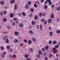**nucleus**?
Returning <instances> with one entry per match:
<instances>
[{"label": "nucleus", "mask_w": 60, "mask_h": 60, "mask_svg": "<svg viewBox=\"0 0 60 60\" xmlns=\"http://www.w3.org/2000/svg\"><path fill=\"white\" fill-rule=\"evenodd\" d=\"M44 24H45V25H46V24H47V21H46L45 20V21L44 22Z\"/></svg>", "instance_id": "09e8293b"}, {"label": "nucleus", "mask_w": 60, "mask_h": 60, "mask_svg": "<svg viewBox=\"0 0 60 60\" xmlns=\"http://www.w3.org/2000/svg\"><path fill=\"white\" fill-rule=\"evenodd\" d=\"M47 4V1H45L44 3V4Z\"/></svg>", "instance_id": "603ef678"}, {"label": "nucleus", "mask_w": 60, "mask_h": 60, "mask_svg": "<svg viewBox=\"0 0 60 60\" xmlns=\"http://www.w3.org/2000/svg\"><path fill=\"white\" fill-rule=\"evenodd\" d=\"M29 33L30 34H34V32H33V31H32L30 30L29 31Z\"/></svg>", "instance_id": "aec40b11"}, {"label": "nucleus", "mask_w": 60, "mask_h": 60, "mask_svg": "<svg viewBox=\"0 0 60 60\" xmlns=\"http://www.w3.org/2000/svg\"><path fill=\"white\" fill-rule=\"evenodd\" d=\"M58 45V46H59L60 45V42H58L57 43V45Z\"/></svg>", "instance_id": "8fccbe9b"}, {"label": "nucleus", "mask_w": 60, "mask_h": 60, "mask_svg": "<svg viewBox=\"0 0 60 60\" xmlns=\"http://www.w3.org/2000/svg\"><path fill=\"white\" fill-rule=\"evenodd\" d=\"M28 56V55H27L26 54V55H25V57L26 58Z\"/></svg>", "instance_id": "49530a36"}, {"label": "nucleus", "mask_w": 60, "mask_h": 60, "mask_svg": "<svg viewBox=\"0 0 60 60\" xmlns=\"http://www.w3.org/2000/svg\"><path fill=\"white\" fill-rule=\"evenodd\" d=\"M59 47V46L58 45H57L54 46V47H55V48H58Z\"/></svg>", "instance_id": "c85d7f7f"}, {"label": "nucleus", "mask_w": 60, "mask_h": 60, "mask_svg": "<svg viewBox=\"0 0 60 60\" xmlns=\"http://www.w3.org/2000/svg\"><path fill=\"white\" fill-rule=\"evenodd\" d=\"M40 55L38 54L37 55V56H38V57H40Z\"/></svg>", "instance_id": "bf43d9fd"}, {"label": "nucleus", "mask_w": 60, "mask_h": 60, "mask_svg": "<svg viewBox=\"0 0 60 60\" xmlns=\"http://www.w3.org/2000/svg\"><path fill=\"white\" fill-rule=\"evenodd\" d=\"M22 14L24 16H25L26 15V13L24 12L22 13Z\"/></svg>", "instance_id": "cd10ccee"}, {"label": "nucleus", "mask_w": 60, "mask_h": 60, "mask_svg": "<svg viewBox=\"0 0 60 60\" xmlns=\"http://www.w3.org/2000/svg\"><path fill=\"white\" fill-rule=\"evenodd\" d=\"M52 20L51 19H49L48 20V22L49 23H50L51 22V21Z\"/></svg>", "instance_id": "0eeeda50"}, {"label": "nucleus", "mask_w": 60, "mask_h": 60, "mask_svg": "<svg viewBox=\"0 0 60 60\" xmlns=\"http://www.w3.org/2000/svg\"><path fill=\"white\" fill-rule=\"evenodd\" d=\"M7 48L8 49H9L11 48V47L9 45H8L7 46Z\"/></svg>", "instance_id": "e433bc0d"}, {"label": "nucleus", "mask_w": 60, "mask_h": 60, "mask_svg": "<svg viewBox=\"0 0 60 60\" xmlns=\"http://www.w3.org/2000/svg\"><path fill=\"white\" fill-rule=\"evenodd\" d=\"M32 40L33 41H36V39L33 38H32Z\"/></svg>", "instance_id": "2f4dec72"}, {"label": "nucleus", "mask_w": 60, "mask_h": 60, "mask_svg": "<svg viewBox=\"0 0 60 60\" xmlns=\"http://www.w3.org/2000/svg\"><path fill=\"white\" fill-rule=\"evenodd\" d=\"M8 33V31H6L4 33V34H7Z\"/></svg>", "instance_id": "0e129e2a"}, {"label": "nucleus", "mask_w": 60, "mask_h": 60, "mask_svg": "<svg viewBox=\"0 0 60 60\" xmlns=\"http://www.w3.org/2000/svg\"><path fill=\"white\" fill-rule=\"evenodd\" d=\"M10 57L12 58V57H13V56L12 55H10Z\"/></svg>", "instance_id": "4d7b16f0"}, {"label": "nucleus", "mask_w": 60, "mask_h": 60, "mask_svg": "<svg viewBox=\"0 0 60 60\" xmlns=\"http://www.w3.org/2000/svg\"><path fill=\"white\" fill-rule=\"evenodd\" d=\"M7 27L8 29H10V26H8Z\"/></svg>", "instance_id": "69168bd1"}, {"label": "nucleus", "mask_w": 60, "mask_h": 60, "mask_svg": "<svg viewBox=\"0 0 60 60\" xmlns=\"http://www.w3.org/2000/svg\"><path fill=\"white\" fill-rule=\"evenodd\" d=\"M32 42L31 40H29L28 41V43L29 44H32Z\"/></svg>", "instance_id": "1a4fd4ad"}, {"label": "nucleus", "mask_w": 60, "mask_h": 60, "mask_svg": "<svg viewBox=\"0 0 60 60\" xmlns=\"http://www.w3.org/2000/svg\"><path fill=\"white\" fill-rule=\"evenodd\" d=\"M26 60H31V59H29V58H28L26 59Z\"/></svg>", "instance_id": "338daca9"}, {"label": "nucleus", "mask_w": 60, "mask_h": 60, "mask_svg": "<svg viewBox=\"0 0 60 60\" xmlns=\"http://www.w3.org/2000/svg\"><path fill=\"white\" fill-rule=\"evenodd\" d=\"M5 42L6 43H7V44L9 43V40L7 38L5 40Z\"/></svg>", "instance_id": "7ed1b4c3"}, {"label": "nucleus", "mask_w": 60, "mask_h": 60, "mask_svg": "<svg viewBox=\"0 0 60 60\" xmlns=\"http://www.w3.org/2000/svg\"><path fill=\"white\" fill-rule=\"evenodd\" d=\"M45 49L46 50H47V49H49V46H47L45 47Z\"/></svg>", "instance_id": "473e14b6"}, {"label": "nucleus", "mask_w": 60, "mask_h": 60, "mask_svg": "<svg viewBox=\"0 0 60 60\" xmlns=\"http://www.w3.org/2000/svg\"><path fill=\"white\" fill-rule=\"evenodd\" d=\"M15 36H18L19 34V33L17 31H15Z\"/></svg>", "instance_id": "f03ea898"}, {"label": "nucleus", "mask_w": 60, "mask_h": 60, "mask_svg": "<svg viewBox=\"0 0 60 60\" xmlns=\"http://www.w3.org/2000/svg\"><path fill=\"white\" fill-rule=\"evenodd\" d=\"M48 6L46 5H45V7H44V9H47L48 8Z\"/></svg>", "instance_id": "b1692460"}, {"label": "nucleus", "mask_w": 60, "mask_h": 60, "mask_svg": "<svg viewBox=\"0 0 60 60\" xmlns=\"http://www.w3.org/2000/svg\"><path fill=\"white\" fill-rule=\"evenodd\" d=\"M52 50H53V52L54 53H56L57 52V50H56V48H52Z\"/></svg>", "instance_id": "f257e3e1"}, {"label": "nucleus", "mask_w": 60, "mask_h": 60, "mask_svg": "<svg viewBox=\"0 0 60 60\" xmlns=\"http://www.w3.org/2000/svg\"><path fill=\"white\" fill-rule=\"evenodd\" d=\"M53 43L54 44H56L57 43V42L56 41H53Z\"/></svg>", "instance_id": "c756f323"}, {"label": "nucleus", "mask_w": 60, "mask_h": 60, "mask_svg": "<svg viewBox=\"0 0 60 60\" xmlns=\"http://www.w3.org/2000/svg\"><path fill=\"white\" fill-rule=\"evenodd\" d=\"M34 6L35 8H37V7H38V5L36 4H34Z\"/></svg>", "instance_id": "dca6fc26"}, {"label": "nucleus", "mask_w": 60, "mask_h": 60, "mask_svg": "<svg viewBox=\"0 0 60 60\" xmlns=\"http://www.w3.org/2000/svg\"><path fill=\"white\" fill-rule=\"evenodd\" d=\"M35 22L34 21H32L31 22V24L32 25H35Z\"/></svg>", "instance_id": "412c9836"}, {"label": "nucleus", "mask_w": 60, "mask_h": 60, "mask_svg": "<svg viewBox=\"0 0 60 60\" xmlns=\"http://www.w3.org/2000/svg\"><path fill=\"white\" fill-rule=\"evenodd\" d=\"M25 9H28L29 8V6L27 5H26L25 7Z\"/></svg>", "instance_id": "4468645a"}, {"label": "nucleus", "mask_w": 60, "mask_h": 60, "mask_svg": "<svg viewBox=\"0 0 60 60\" xmlns=\"http://www.w3.org/2000/svg\"><path fill=\"white\" fill-rule=\"evenodd\" d=\"M13 57H14V58H16V55H15V54H14L13 55Z\"/></svg>", "instance_id": "c03bdc74"}, {"label": "nucleus", "mask_w": 60, "mask_h": 60, "mask_svg": "<svg viewBox=\"0 0 60 60\" xmlns=\"http://www.w3.org/2000/svg\"><path fill=\"white\" fill-rule=\"evenodd\" d=\"M45 56H46V55H47V53L46 52H44V53Z\"/></svg>", "instance_id": "6e6d98bb"}, {"label": "nucleus", "mask_w": 60, "mask_h": 60, "mask_svg": "<svg viewBox=\"0 0 60 60\" xmlns=\"http://www.w3.org/2000/svg\"><path fill=\"white\" fill-rule=\"evenodd\" d=\"M0 4L1 5H4V2L3 1H1L0 2Z\"/></svg>", "instance_id": "9d476101"}, {"label": "nucleus", "mask_w": 60, "mask_h": 60, "mask_svg": "<svg viewBox=\"0 0 60 60\" xmlns=\"http://www.w3.org/2000/svg\"><path fill=\"white\" fill-rule=\"evenodd\" d=\"M28 5H30V4H31V2L30 1H28Z\"/></svg>", "instance_id": "f704fd0d"}, {"label": "nucleus", "mask_w": 60, "mask_h": 60, "mask_svg": "<svg viewBox=\"0 0 60 60\" xmlns=\"http://www.w3.org/2000/svg\"><path fill=\"white\" fill-rule=\"evenodd\" d=\"M30 11L31 12H33V11H34V9L32 8H31L30 9Z\"/></svg>", "instance_id": "5701e85b"}, {"label": "nucleus", "mask_w": 60, "mask_h": 60, "mask_svg": "<svg viewBox=\"0 0 60 60\" xmlns=\"http://www.w3.org/2000/svg\"><path fill=\"white\" fill-rule=\"evenodd\" d=\"M7 11H4L3 12V14H4V15H6V14H7Z\"/></svg>", "instance_id": "7c9ffc66"}, {"label": "nucleus", "mask_w": 60, "mask_h": 60, "mask_svg": "<svg viewBox=\"0 0 60 60\" xmlns=\"http://www.w3.org/2000/svg\"><path fill=\"white\" fill-rule=\"evenodd\" d=\"M54 14H52L51 15V17L52 19H53V18H54Z\"/></svg>", "instance_id": "4be33fe9"}, {"label": "nucleus", "mask_w": 60, "mask_h": 60, "mask_svg": "<svg viewBox=\"0 0 60 60\" xmlns=\"http://www.w3.org/2000/svg\"><path fill=\"white\" fill-rule=\"evenodd\" d=\"M1 56L2 58H4L5 57V54L4 53H2L1 55Z\"/></svg>", "instance_id": "2eb2a0df"}, {"label": "nucleus", "mask_w": 60, "mask_h": 60, "mask_svg": "<svg viewBox=\"0 0 60 60\" xmlns=\"http://www.w3.org/2000/svg\"><path fill=\"white\" fill-rule=\"evenodd\" d=\"M38 52L39 54L40 55H41V54H42V52L41 51H39Z\"/></svg>", "instance_id": "bb28decb"}, {"label": "nucleus", "mask_w": 60, "mask_h": 60, "mask_svg": "<svg viewBox=\"0 0 60 60\" xmlns=\"http://www.w3.org/2000/svg\"><path fill=\"white\" fill-rule=\"evenodd\" d=\"M12 51H13V50L12 49H9V52H12Z\"/></svg>", "instance_id": "c9c22d12"}, {"label": "nucleus", "mask_w": 60, "mask_h": 60, "mask_svg": "<svg viewBox=\"0 0 60 60\" xmlns=\"http://www.w3.org/2000/svg\"><path fill=\"white\" fill-rule=\"evenodd\" d=\"M41 0V3H43V2L44 1V0Z\"/></svg>", "instance_id": "13d9d810"}, {"label": "nucleus", "mask_w": 60, "mask_h": 60, "mask_svg": "<svg viewBox=\"0 0 60 60\" xmlns=\"http://www.w3.org/2000/svg\"><path fill=\"white\" fill-rule=\"evenodd\" d=\"M46 15V13H43V16H45Z\"/></svg>", "instance_id": "052dcab7"}, {"label": "nucleus", "mask_w": 60, "mask_h": 60, "mask_svg": "<svg viewBox=\"0 0 60 60\" xmlns=\"http://www.w3.org/2000/svg\"><path fill=\"white\" fill-rule=\"evenodd\" d=\"M29 16H30V17H32V14H30L29 15Z\"/></svg>", "instance_id": "e2e57ef3"}, {"label": "nucleus", "mask_w": 60, "mask_h": 60, "mask_svg": "<svg viewBox=\"0 0 60 60\" xmlns=\"http://www.w3.org/2000/svg\"><path fill=\"white\" fill-rule=\"evenodd\" d=\"M52 54H50L49 55V56L50 57H51L52 56Z\"/></svg>", "instance_id": "3c124183"}, {"label": "nucleus", "mask_w": 60, "mask_h": 60, "mask_svg": "<svg viewBox=\"0 0 60 60\" xmlns=\"http://www.w3.org/2000/svg\"><path fill=\"white\" fill-rule=\"evenodd\" d=\"M13 20L14 21H17V19L16 18H15L13 19Z\"/></svg>", "instance_id": "79ce46f5"}, {"label": "nucleus", "mask_w": 60, "mask_h": 60, "mask_svg": "<svg viewBox=\"0 0 60 60\" xmlns=\"http://www.w3.org/2000/svg\"><path fill=\"white\" fill-rule=\"evenodd\" d=\"M56 32L57 34H59L60 31L59 30H56Z\"/></svg>", "instance_id": "393cba45"}, {"label": "nucleus", "mask_w": 60, "mask_h": 60, "mask_svg": "<svg viewBox=\"0 0 60 60\" xmlns=\"http://www.w3.org/2000/svg\"><path fill=\"white\" fill-rule=\"evenodd\" d=\"M19 16H20L21 15V14L20 13H19L18 14Z\"/></svg>", "instance_id": "5fc2aeb1"}, {"label": "nucleus", "mask_w": 60, "mask_h": 60, "mask_svg": "<svg viewBox=\"0 0 60 60\" xmlns=\"http://www.w3.org/2000/svg\"><path fill=\"white\" fill-rule=\"evenodd\" d=\"M29 50L31 52H33V50L32 48H30L29 49Z\"/></svg>", "instance_id": "a211bd4d"}, {"label": "nucleus", "mask_w": 60, "mask_h": 60, "mask_svg": "<svg viewBox=\"0 0 60 60\" xmlns=\"http://www.w3.org/2000/svg\"><path fill=\"white\" fill-rule=\"evenodd\" d=\"M15 2V0H12L11 1V4H14Z\"/></svg>", "instance_id": "423d86ee"}, {"label": "nucleus", "mask_w": 60, "mask_h": 60, "mask_svg": "<svg viewBox=\"0 0 60 60\" xmlns=\"http://www.w3.org/2000/svg\"><path fill=\"white\" fill-rule=\"evenodd\" d=\"M15 43H16V42H18V40L17 39H15L13 41Z\"/></svg>", "instance_id": "f8f14e48"}, {"label": "nucleus", "mask_w": 60, "mask_h": 60, "mask_svg": "<svg viewBox=\"0 0 60 60\" xmlns=\"http://www.w3.org/2000/svg\"><path fill=\"white\" fill-rule=\"evenodd\" d=\"M38 19V16L37 15L35 16L34 17V19H36V20H37V19Z\"/></svg>", "instance_id": "6ab92c4d"}, {"label": "nucleus", "mask_w": 60, "mask_h": 60, "mask_svg": "<svg viewBox=\"0 0 60 60\" xmlns=\"http://www.w3.org/2000/svg\"><path fill=\"white\" fill-rule=\"evenodd\" d=\"M59 18L57 19H56V21H59Z\"/></svg>", "instance_id": "680f3d73"}, {"label": "nucleus", "mask_w": 60, "mask_h": 60, "mask_svg": "<svg viewBox=\"0 0 60 60\" xmlns=\"http://www.w3.org/2000/svg\"><path fill=\"white\" fill-rule=\"evenodd\" d=\"M7 37H8V36H5L3 38V39L4 40H5L6 38H7Z\"/></svg>", "instance_id": "a878e982"}, {"label": "nucleus", "mask_w": 60, "mask_h": 60, "mask_svg": "<svg viewBox=\"0 0 60 60\" xmlns=\"http://www.w3.org/2000/svg\"><path fill=\"white\" fill-rule=\"evenodd\" d=\"M56 10L59 11L60 10V5L59 6V8H56Z\"/></svg>", "instance_id": "f3484780"}, {"label": "nucleus", "mask_w": 60, "mask_h": 60, "mask_svg": "<svg viewBox=\"0 0 60 60\" xmlns=\"http://www.w3.org/2000/svg\"><path fill=\"white\" fill-rule=\"evenodd\" d=\"M49 44H51L52 43V41L50 40L49 41Z\"/></svg>", "instance_id": "a18cd8bd"}, {"label": "nucleus", "mask_w": 60, "mask_h": 60, "mask_svg": "<svg viewBox=\"0 0 60 60\" xmlns=\"http://www.w3.org/2000/svg\"><path fill=\"white\" fill-rule=\"evenodd\" d=\"M37 29H39V25H38L37 26Z\"/></svg>", "instance_id": "a19ab883"}, {"label": "nucleus", "mask_w": 60, "mask_h": 60, "mask_svg": "<svg viewBox=\"0 0 60 60\" xmlns=\"http://www.w3.org/2000/svg\"><path fill=\"white\" fill-rule=\"evenodd\" d=\"M47 1L48 3H49V2H51V0H47Z\"/></svg>", "instance_id": "864d4df0"}, {"label": "nucleus", "mask_w": 60, "mask_h": 60, "mask_svg": "<svg viewBox=\"0 0 60 60\" xmlns=\"http://www.w3.org/2000/svg\"><path fill=\"white\" fill-rule=\"evenodd\" d=\"M45 60H48V58L45 57Z\"/></svg>", "instance_id": "774afa93"}, {"label": "nucleus", "mask_w": 60, "mask_h": 60, "mask_svg": "<svg viewBox=\"0 0 60 60\" xmlns=\"http://www.w3.org/2000/svg\"><path fill=\"white\" fill-rule=\"evenodd\" d=\"M40 28L41 30H42V25H40Z\"/></svg>", "instance_id": "58836bf2"}, {"label": "nucleus", "mask_w": 60, "mask_h": 60, "mask_svg": "<svg viewBox=\"0 0 60 60\" xmlns=\"http://www.w3.org/2000/svg\"><path fill=\"white\" fill-rule=\"evenodd\" d=\"M13 16H14V15L13 14L11 13L10 14V18H13Z\"/></svg>", "instance_id": "ddd939ff"}, {"label": "nucleus", "mask_w": 60, "mask_h": 60, "mask_svg": "<svg viewBox=\"0 0 60 60\" xmlns=\"http://www.w3.org/2000/svg\"><path fill=\"white\" fill-rule=\"evenodd\" d=\"M18 5H17L16 4H15V6H14V9L15 10H16L17 9V8L18 7Z\"/></svg>", "instance_id": "20e7f679"}, {"label": "nucleus", "mask_w": 60, "mask_h": 60, "mask_svg": "<svg viewBox=\"0 0 60 60\" xmlns=\"http://www.w3.org/2000/svg\"><path fill=\"white\" fill-rule=\"evenodd\" d=\"M52 4V2H49V5L50 6L51 5V4Z\"/></svg>", "instance_id": "ea45409f"}, {"label": "nucleus", "mask_w": 60, "mask_h": 60, "mask_svg": "<svg viewBox=\"0 0 60 60\" xmlns=\"http://www.w3.org/2000/svg\"><path fill=\"white\" fill-rule=\"evenodd\" d=\"M42 15V14L41 13H40L39 15V17H41Z\"/></svg>", "instance_id": "de8ad7c7"}, {"label": "nucleus", "mask_w": 60, "mask_h": 60, "mask_svg": "<svg viewBox=\"0 0 60 60\" xmlns=\"http://www.w3.org/2000/svg\"><path fill=\"white\" fill-rule=\"evenodd\" d=\"M23 41L24 42H25V43H26L27 42V40H26L24 39Z\"/></svg>", "instance_id": "4c0bfd02"}, {"label": "nucleus", "mask_w": 60, "mask_h": 60, "mask_svg": "<svg viewBox=\"0 0 60 60\" xmlns=\"http://www.w3.org/2000/svg\"><path fill=\"white\" fill-rule=\"evenodd\" d=\"M3 21L4 22H6L7 21V19L5 18H4L3 19Z\"/></svg>", "instance_id": "9b49d317"}, {"label": "nucleus", "mask_w": 60, "mask_h": 60, "mask_svg": "<svg viewBox=\"0 0 60 60\" xmlns=\"http://www.w3.org/2000/svg\"><path fill=\"white\" fill-rule=\"evenodd\" d=\"M1 49L2 50H4V48L3 46H2L1 47Z\"/></svg>", "instance_id": "72a5a7b5"}, {"label": "nucleus", "mask_w": 60, "mask_h": 60, "mask_svg": "<svg viewBox=\"0 0 60 60\" xmlns=\"http://www.w3.org/2000/svg\"><path fill=\"white\" fill-rule=\"evenodd\" d=\"M23 26L24 25H23V24L22 23H20L19 25V26L20 27H23Z\"/></svg>", "instance_id": "6e6552de"}, {"label": "nucleus", "mask_w": 60, "mask_h": 60, "mask_svg": "<svg viewBox=\"0 0 60 60\" xmlns=\"http://www.w3.org/2000/svg\"><path fill=\"white\" fill-rule=\"evenodd\" d=\"M49 34H50V36H52L53 35V32L52 31H51L49 32Z\"/></svg>", "instance_id": "39448f33"}, {"label": "nucleus", "mask_w": 60, "mask_h": 60, "mask_svg": "<svg viewBox=\"0 0 60 60\" xmlns=\"http://www.w3.org/2000/svg\"><path fill=\"white\" fill-rule=\"evenodd\" d=\"M24 44L22 43V44H20L19 45L20 47H22V46H23V45Z\"/></svg>", "instance_id": "37998d69"}]
</instances>
